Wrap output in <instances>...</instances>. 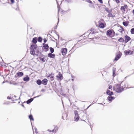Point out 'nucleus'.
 Here are the masks:
<instances>
[{
  "label": "nucleus",
  "instance_id": "obj_1",
  "mask_svg": "<svg viewBox=\"0 0 134 134\" xmlns=\"http://www.w3.org/2000/svg\"><path fill=\"white\" fill-rule=\"evenodd\" d=\"M99 29H95L94 28H92L90 30L91 32L88 34V33L86 32L82 36L83 37H85L84 36L85 35H87L88 36L86 37V38L88 37L89 39H93L94 37H95V35L97 33H98V30Z\"/></svg>",
  "mask_w": 134,
  "mask_h": 134
},
{
  "label": "nucleus",
  "instance_id": "obj_2",
  "mask_svg": "<svg viewBox=\"0 0 134 134\" xmlns=\"http://www.w3.org/2000/svg\"><path fill=\"white\" fill-rule=\"evenodd\" d=\"M113 88L114 90L118 93H120L124 90L123 88L121 87L120 85L118 84H116Z\"/></svg>",
  "mask_w": 134,
  "mask_h": 134
},
{
  "label": "nucleus",
  "instance_id": "obj_3",
  "mask_svg": "<svg viewBox=\"0 0 134 134\" xmlns=\"http://www.w3.org/2000/svg\"><path fill=\"white\" fill-rule=\"evenodd\" d=\"M106 35L112 38L115 36V32L113 30L110 29L107 31Z\"/></svg>",
  "mask_w": 134,
  "mask_h": 134
},
{
  "label": "nucleus",
  "instance_id": "obj_4",
  "mask_svg": "<svg viewBox=\"0 0 134 134\" xmlns=\"http://www.w3.org/2000/svg\"><path fill=\"white\" fill-rule=\"evenodd\" d=\"M98 25L97 26L98 27L102 29H103L106 26L105 23H102L100 21H99L98 22Z\"/></svg>",
  "mask_w": 134,
  "mask_h": 134
},
{
  "label": "nucleus",
  "instance_id": "obj_5",
  "mask_svg": "<svg viewBox=\"0 0 134 134\" xmlns=\"http://www.w3.org/2000/svg\"><path fill=\"white\" fill-rule=\"evenodd\" d=\"M61 52L63 55H65L67 52V50L65 48H62L61 49Z\"/></svg>",
  "mask_w": 134,
  "mask_h": 134
},
{
  "label": "nucleus",
  "instance_id": "obj_6",
  "mask_svg": "<svg viewBox=\"0 0 134 134\" xmlns=\"http://www.w3.org/2000/svg\"><path fill=\"white\" fill-rule=\"evenodd\" d=\"M57 78V80L58 81H60L63 79V76L62 75L60 72H59L58 75L56 76Z\"/></svg>",
  "mask_w": 134,
  "mask_h": 134
},
{
  "label": "nucleus",
  "instance_id": "obj_7",
  "mask_svg": "<svg viewBox=\"0 0 134 134\" xmlns=\"http://www.w3.org/2000/svg\"><path fill=\"white\" fill-rule=\"evenodd\" d=\"M124 42L127 43L131 40V38L128 36L125 35L124 37Z\"/></svg>",
  "mask_w": 134,
  "mask_h": 134
},
{
  "label": "nucleus",
  "instance_id": "obj_8",
  "mask_svg": "<svg viewBox=\"0 0 134 134\" xmlns=\"http://www.w3.org/2000/svg\"><path fill=\"white\" fill-rule=\"evenodd\" d=\"M128 6L126 4H124V6L121 7L120 9L123 12H124L126 11L125 9H127Z\"/></svg>",
  "mask_w": 134,
  "mask_h": 134
},
{
  "label": "nucleus",
  "instance_id": "obj_9",
  "mask_svg": "<svg viewBox=\"0 0 134 134\" xmlns=\"http://www.w3.org/2000/svg\"><path fill=\"white\" fill-rule=\"evenodd\" d=\"M43 47L44 49H45V51L46 52L48 50L49 46L47 44L43 43Z\"/></svg>",
  "mask_w": 134,
  "mask_h": 134
},
{
  "label": "nucleus",
  "instance_id": "obj_10",
  "mask_svg": "<svg viewBox=\"0 0 134 134\" xmlns=\"http://www.w3.org/2000/svg\"><path fill=\"white\" fill-rule=\"evenodd\" d=\"M48 77H49V79H50L51 81L54 80V77L53 74L51 73L50 74L48 75Z\"/></svg>",
  "mask_w": 134,
  "mask_h": 134
},
{
  "label": "nucleus",
  "instance_id": "obj_11",
  "mask_svg": "<svg viewBox=\"0 0 134 134\" xmlns=\"http://www.w3.org/2000/svg\"><path fill=\"white\" fill-rule=\"evenodd\" d=\"M133 51H131L130 50H126L124 51V53L125 55H128L129 54H132L133 53Z\"/></svg>",
  "mask_w": 134,
  "mask_h": 134
},
{
  "label": "nucleus",
  "instance_id": "obj_12",
  "mask_svg": "<svg viewBox=\"0 0 134 134\" xmlns=\"http://www.w3.org/2000/svg\"><path fill=\"white\" fill-rule=\"evenodd\" d=\"M121 54L120 53L117 54L115 58V60L117 61L121 57Z\"/></svg>",
  "mask_w": 134,
  "mask_h": 134
},
{
  "label": "nucleus",
  "instance_id": "obj_13",
  "mask_svg": "<svg viewBox=\"0 0 134 134\" xmlns=\"http://www.w3.org/2000/svg\"><path fill=\"white\" fill-rule=\"evenodd\" d=\"M48 56L50 58H54L55 57V55L54 54H52L51 53H49L48 54Z\"/></svg>",
  "mask_w": 134,
  "mask_h": 134
},
{
  "label": "nucleus",
  "instance_id": "obj_14",
  "mask_svg": "<svg viewBox=\"0 0 134 134\" xmlns=\"http://www.w3.org/2000/svg\"><path fill=\"white\" fill-rule=\"evenodd\" d=\"M48 82V80L46 79H43L42 81V83L44 85H46L47 84Z\"/></svg>",
  "mask_w": 134,
  "mask_h": 134
},
{
  "label": "nucleus",
  "instance_id": "obj_15",
  "mask_svg": "<svg viewBox=\"0 0 134 134\" xmlns=\"http://www.w3.org/2000/svg\"><path fill=\"white\" fill-rule=\"evenodd\" d=\"M16 75L17 77H20L23 76V74L22 72H18L16 73Z\"/></svg>",
  "mask_w": 134,
  "mask_h": 134
},
{
  "label": "nucleus",
  "instance_id": "obj_16",
  "mask_svg": "<svg viewBox=\"0 0 134 134\" xmlns=\"http://www.w3.org/2000/svg\"><path fill=\"white\" fill-rule=\"evenodd\" d=\"M80 117L79 115H75L74 117V121H77L79 119Z\"/></svg>",
  "mask_w": 134,
  "mask_h": 134
},
{
  "label": "nucleus",
  "instance_id": "obj_17",
  "mask_svg": "<svg viewBox=\"0 0 134 134\" xmlns=\"http://www.w3.org/2000/svg\"><path fill=\"white\" fill-rule=\"evenodd\" d=\"M106 93L108 95L110 96H111L113 95V92L109 90H108L107 91Z\"/></svg>",
  "mask_w": 134,
  "mask_h": 134
},
{
  "label": "nucleus",
  "instance_id": "obj_18",
  "mask_svg": "<svg viewBox=\"0 0 134 134\" xmlns=\"http://www.w3.org/2000/svg\"><path fill=\"white\" fill-rule=\"evenodd\" d=\"M37 47V46L36 45H32L30 47V48L31 49H36Z\"/></svg>",
  "mask_w": 134,
  "mask_h": 134
},
{
  "label": "nucleus",
  "instance_id": "obj_19",
  "mask_svg": "<svg viewBox=\"0 0 134 134\" xmlns=\"http://www.w3.org/2000/svg\"><path fill=\"white\" fill-rule=\"evenodd\" d=\"M115 16V15L113 14L111 12H109L108 15V16L109 17H114Z\"/></svg>",
  "mask_w": 134,
  "mask_h": 134
},
{
  "label": "nucleus",
  "instance_id": "obj_20",
  "mask_svg": "<svg viewBox=\"0 0 134 134\" xmlns=\"http://www.w3.org/2000/svg\"><path fill=\"white\" fill-rule=\"evenodd\" d=\"M112 70H113V77H114L115 76V73L116 72V69L115 68H113Z\"/></svg>",
  "mask_w": 134,
  "mask_h": 134
},
{
  "label": "nucleus",
  "instance_id": "obj_21",
  "mask_svg": "<svg viewBox=\"0 0 134 134\" xmlns=\"http://www.w3.org/2000/svg\"><path fill=\"white\" fill-rule=\"evenodd\" d=\"M108 100L110 101H111L112 100L114 99L115 98L114 97L112 96L108 97L107 98Z\"/></svg>",
  "mask_w": 134,
  "mask_h": 134
},
{
  "label": "nucleus",
  "instance_id": "obj_22",
  "mask_svg": "<svg viewBox=\"0 0 134 134\" xmlns=\"http://www.w3.org/2000/svg\"><path fill=\"white\" fill-rule=\"evenodd\" d=\"M37 38L35 37L33 38L32 41V42L36 44L37 42Z\"/></svg>",
  "mask_w": 134,
  "mask_h": 134
},
{
  "label": "nucleus",
  "instance_id": "obj_23",
  "mask_svg": "<svg viewBox=\"0 0 134 134\" xmlns=\"http://www.w3.org/2000/svg\"><path fill=\"white\" fill-rule=\"evenodd\" d=\"M36 83L38 85H40L42 83V81L38 79L36 81Z\"/></svg>",
  "mask_w": 134,
  "mask_h": 134
},
{
  "label": "nucleus",
  "instance_id": "obj_24",
  "mask_svg": "<svg viewBox=\"0 0 134 134\" xmlns=\"http://www.w3.org/2000/svg\"><path fill=\"white\" fill-rule=\"evenodd\" d=\"M129 23V22L127 21H126L125 22H123L122 23L123 25L125 26H127L128 25V24Z\"/></svg>",
  "mask_w": 134,
  "mask_h": 134
},
{
  "label": "nucleus",
  "instance_id": "obj_25",
  "mask_svg": "<svg viewBox=\"0 0 134 134\" xmlns=\"http://www.w3.org/2000/svg\"><path fill=\"white\" fill-rule=\"evenodd\" d=\"M118 41L121 42L123 43L124 42V39L122 37L120 38L118 40Z\"/></svg>",
  "mask_w": 134,
  "mask_h": 134
},
{
  "label": "nucleus",
  "instance_id": "obj_26",
  "mask_svg": "<svg viewBox=\"0 0 134 134\" xmlns=\"http://www.w3.org/2000/svg\"><path fill=\"white\" fill-rule=\"evenodd\" d=\"M30 79L29 77L28 76L25 77L24 78L23 80L25 81H28Z\"/></svg>",
  "mask_w": 134,
  "mask_h": 134
},
{
  "label": "nucleus",
  "instance_id": "obj_27",
  "mask_svg": "<svg viewBox=\"0 0 134 134\" xmlns=\"http://www.w3.org/2000/svg\"><path fill=\"white\" fill-rule=\"evenodd\" d=\"M30 54L31 55H34L35 54V52L34 50L31 49Z\"/></svg>",
  "mask_w": 134,
  "mask_h": 134
},
{
  "label": "nucleus",
  "instance_id": "obj_28",
  "mask_svg": "<svg viewBox=\"0 0 134 134\" xmlns=\"http://www.w3.org/2000/svg\"><path fill=\"white\" fill-rule=\"evenodd\" d=\"M33 99L32 98L30 99H29L27 101L26 103L28 104H29V103H30L31 102L33 101Z\"/></svg>",
  "mask_w": 134,
  "mask_h": 134
},
{
  "label": "nucleus",
  "instance_id": "obj_29",
  "mask_svg": "<svg viewBox=\"0 0 134 134\" xmlns=\"http://www.w3.org/2000/svg\"><path fill=\"white\" fill-rule=\"evenodd\" d=\"M57 130V126H56L55 127L54 129L52 130V132H55Z\"/></svg>",
  "mask_w": 134,
  "mask_h": 134
},
{
  "label": "nucleus",
  "instance_id": "obj_30",
  "mask_svg": "<svg viewBox=\"0 0 134 134\" xmlns=\"http://www.w3.org/2000/svg\"><path fill=\"white\" fill-rule=\"evenodd\" d=\"M29 118L31 120L34 121V119L31 114L29 116Z\"/></svg>",
  "mask_w": 134,
  "mask_h": 134
},
{
  "label": "nucleus",
  "instance_id": "obj_31",
  "mask_svg": "<svg viewBox=\"0 0 134 134\" xmlns=\"http://www.w3.org/2000/svg\"><path fill=\"white\" fill-rule=\"evenodd\" d=\"M42 38L40 37H38V41L39 42H41L42 41Z\"/></svg>",
  "mask_w": 134,
  "mask_h": 134
},
{
  "label": "nucleus",
  "instance_id": "obj_32",
  "mask_svg": "<svg viewBox=\"0 0 134 134\" xmlns=\"http://www.w3.org/2000/svg\"><path fill=\"white\" fill-rule=\"evenodd\" d=\"M124 29L122 27H121V29L119 30V31L121 33L123 31H124Z\"/></svg>",
  "mask_w": 134,
  "mask_h": 134
},
{
  "label": "nucleus",
  "instance_id": "obj_33",
  "mask_svg": "<svg viewBox=\"0 0 134 134\" xmlns=\"http://www.w3.org/2000/svg\"><path fill=\"white\" fill-rule=\"evenodd\" d=\"M50 51L51 53H53L54 52V49L52 47H50L49 48Z\"/></svg>",
  "mask_w": 134,
  "mask_h": 134
},
{
  "label": "nucleus",
  "instance_id": "obj_34",
  "mask_svg": "<svg viewBox=\"0 0 134 134\" xmlns=\"http://www.w3.org/2000/svg\"><path fill=\"white\" fill-rule=\"evenodd\" d=\"M130 32L132 34H134V28L131 29Z\"/></svg>",
  "mask_w": 134,
  "mask_h": 134
},
{
  "label": "nucleus",
  "instance_id": "obj_35",
  "mask_svg": "<svg viewBox=\"0 0 134 134\" xmlns=\"http://www.w3.org/2000/svg\"><path fill=\"white\" fill-rule=\"evenodd\" d=\"M87 2L90 4H92V2L90 0H85Z\"/></svg>",
  "mask_w": 134,
  "mask_h": 134
},
{
  "label": "nucleus",
  "instance_id": "obj_36",
  "mask_svg": "<svg viewBox=\"0 0 134 134\" xmlns=\"http://www.w3.org/2000/svg\"><path fill=\"white\" fill-rule=\"evenodd\" d=\"M74 113L75 114V115H79L78 113V111L77 110H75L74 111Z\"/></svg>",
  "mask_w": 134,
  "mask_h": 134
},
{
  "label": "nucleus",
  "instance_id": "obj_37",
  "mask_svg": "<svg viewBox=\"0 0 134 134\" xmlns=\"http://www.w3.org/2000/svg\"><path fill=\"white\" fill-rule=\"evenodd\" d=\"M40 60H41L42 62H44L45 61V60L44 59V58H41Z\"/></svg>",
  "mask_w": 134,
  "mask_h": 134
},
{
  "label": "nucleus",
  "instance_id": "obj_38",
  "mask_svg": "<svg viewBox=\"0 0 134 134\" xmlns=\"http://www.w3.org/2000/svg\"><path fill=\"white\" fill-rule=\"evenodd\" d=\"M98 0L101 4H102L103 3V2L102 1V0Z\"/></svg>",
  "mask_w": 134,
  "mask_h": 134
},
{
  "label": "nucleus",
  "instance_id": "obj_39",
  "mask_svg": "<svg viewBox=\"0 0 134 134\" xmlns=\"http://www.w3.org/2000/svg\"><path fill=\"white\" fill-rule=\"evenodd\" d=\"M47 41V39L46 38H44L43 39V41L44 42V43H46Z\"/></svg>",
  "mask_w": 134,
  "mask_h": 134
},
{
  "label": "nucleus",
  "instance_id": "obj_40",
  "mask_svg": "<svg viewBox=\"0 0 134 134\" xmlns=\"http://www.w3.org/2000/svg\"><path fill=\"white\" fill-rule=\"evenodd\" d=\"M10 1L12 4H13L14 2V0H10Z\"/></svg>",
  "mask_w": 134,
  "mask_h": 134
},
{
  "label": "nucleus",
  "instance_id": "obj_41",
  "mask_svg": "<svg viewBox=\"0 0 134 134\" xmlns=\"http://www.w3.org/2000/svg\"><path fill=\"white\" fill-rule=\"evenodd\" d=\"M112 88V86L111 85H109V86L108 89H111Z\"/></svg>",
  "mask_w": 134,
  "mask_h": 134
},
{
  "label": "nucleus",
  "instance_id": "obj_42",
  "mask_svg": "<svg viewBox=\"0 0 134 134\" xmlns=\"http://www.w3.org/2000/svg\"><path fill=\"white\" fill-rule=\"evenodd\" d=\"M119 0H115V1L116 3H119L120 2Z\"/></svg>",
  "mask_w": 134,
  "mask_h": 134
},
{
  "label": "nucleus",
  "instance_id": "obj_43",
  "mask_svg": "<svg viewBox=\"0 0 134 134\" xmlns=\"http://www.w3.org/2000/svg\"><path fill=\"white\" fill-rule=\"evenodd\" d=\"M106 10L109 13V9H106Z\"/></svg>",
  "mask_w": 134,
  "mask_h": 134
},
{
  "label": "nucleus",
  "instance_id": "obj_44",
  "mask_svg": "<svg viewBox=\"0 0 134 134\" xmlns=\"http://www.w3.org/2000/svg\"><path fill=\"white\" fill-rule=\"evenodd\" d=\"M35 132L36 133H38L37 131V130L36 129L35 130Z\"/></svg>",
  "mask_w": 134,
  "mask_h": 134
},
{
  "label": "nucleus",
  "instance_id": "obj_45",
  "mask_svg": "<svg viewBox=\"0 0 134 134\" xmlns=\"http://www.w3.org/2000/svg\"><path fill=\"white\" fill-rule=\"evenodd\" d=\"M85 38H83V39H81L80 40V41H83V40H84Z\"/></svg>",
  "mask_w": 134,
  "mask_h": 134
},
{
  "label": "nucleus",
  "instance_id": "obj_46",
  "mask_svg": "<svg viewBox=\"0 0 134 134\" xmlns=\"http://www.w3.org/2000/svg\"><path fill=\"white\" fill-rule=\"evenodd\" d=\"M133 15H134V9L133 10Z\"/></svg>",
  "mask_w": 134,
  "mask_h": 134
},
{
  "label": "nucleus",
  "instance_id": "obj_47",
  "mask_svg": "<svg viewBox=\"0 0 134 134\" xmlns=\"http://www.w3.org/2000/svg\"><path fill=\"white\" fill-rule=\"evenodd\" d=\"M48 131H49L50 132H51V131L50 130H48Z\"/></svg>",
  "mask_w": 134,
  "mask_h": 134
}]
</instances>
